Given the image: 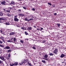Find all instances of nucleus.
<instances>
[{
  "label": "nucleus",
  "instance_id": "f257e3e1",
  "mask_svg": "<svg viewBox=\"0 0 66 66\" xmlns=\"http://www.w3.org/2000/svg\"><path fill=\"white\" fill-rule=\"evenodd\" d=\"M17 16L15 15L14 16V20L15 21H18L19 19H17Z\"/></svg>",
  "mask_w": 66,
  "mask_h": 66
},
{
  "label": "nucleus",
  "instance_id": "f03ea898",
  "mask_svg": "<svg viewBox=\"0 0 66 66\" xmlns=\"http://www.w3.org/2000/svg\"><path fill=\"white\" fill-rule=\"evenodd\" d=\"M57 52H58V50L56 48H55L54 51L53 52L55 54H57Z\"/></svg>",
  "mask_w": 66,
  "mask_h": 66
},
{
  "label": "nucleus",
  "instance_id": "7ed1b4c3",
  "mask_svg": "<svg viewBox=\"0 0 66 66\" xmlns=\"http://www.w3.org/2000/svg\"><path fill=\"white\" fill-rule=\"evenodd\" d=\"M22 62L23 64H25L27 62V61H26V60L23 59L22 60Z\"/></svg>",
  "mask_w": 66,
  "mask_h": 66
},
{
  "label": "nucleus",
  "instance_id": "20e7f679",
  "mask_svg": "<svg viewBox=\"0 0 66 66\" xmlns=\"http://www.w3.org/2000/svg\"><path fill=\"white\" fill-rule=\"evenodd\" d=\"M10 49V47L9 46H7L4 48V49Z\"/></svg>",
  "mask_w": 66,
  "mask_h": 66
},
{
  "label": "nucleus",
  "instance_id": "39448f33",
  "mask_svg": "<svg viewBox=\"0 0 66 66\" xmlns=\"http://www.w3.org/2000/svg\"><path fill=\"white\" fill-rule=\"evenodd\" d=\"M0 59H1V60H3V61H4L5 60V59L3 57H0Z\"/></svg>",
  "mask_w": 66,
  "mask_h": 66
},
{
  "label": "nucleus",
  "instance_id": "423d86ee",
  "mask_svg": "<svg viewBox=\"0 0 66 66\" xmlns=\"http://www.w3.org/2000/svg\"><path fill=\"white\" fill-rule=\"evenodd\" d=\"M1 4H3V5H5V1H3L1 3Z\"/></svg>",
  "mask_w": 66,
  "mask_h": 66
},
{
  "label": "nucleus",
  "instance_id": "0eeeda50",
  "mask_svg": "<svg viewBox=\"0 0 66 66\" xmlns=\"http://www.w3.org/2000/svg\"><path fill=\"white\" fill-rule=\"evenodd\" d=\"M5 19L4 18H0V20H4Z\"/></svg>",
  "mask_w": 66,
  "mask_h": 66
},
{
  "label": "nucleus",
  "instance_id": "6e6552de",
  "mask_svg": "<svg viewBox=\"0 0 66 66\" xmlns=\"http://www.w3.org/2000/svg\"><path fill=\"white\" fill-rule=\"evenodd\" d=\"M44 57H45V58H47V57H48V55H45V56H43Z\"/></svg>",
  "mask_w": 66,
  "mask_h": 66
},
{
  "label": "nucleus",
  "instance_id": "1a4fd4ad",
  "mask_svg": "<svg viewBox=\"0 0 66 66\" xmlns=\"http://www.w3.org/2000/svg\"><path fill=\"white\" fill-rule=\"evenodd\" d=\"M19 16H24V14H21L20 13L19 14H18Z\"/></svg>",
  "mask_w": 66,
  "mask_h": 66
},
{
  "label": "nucleus",
  "instance_id": "9d476101",
  "mask_svg": "<svg viewBox=\"0 0 66 66\" xmlns=\"http://www.w3.org/2000/svg\"><path fill=\"white\" fill-rule=\"evenodd\" d=\"M65 56V55L63 54H62L61 55V56L60 57H64Z\"/></svg>",
  "mask_w": 66,
  "mask_h": 66
},
{
  "label": "nucleus",
  "instance_id": "9b49d317",
  "mask_svg": "<svg viewBox=\"0 0 66 66\" xmlns=\"http://www.w3.org/2000/svg\"><path fill=\"white\" fill-rule=\"evenodd\" d=\"M11 40H13L14 42H15V41H16V38H14V39H11Z\"/></svg>",
  "mask_w": 66,
  "mask_h": 66
},
{
  "label": "nucleus",
  "instance_id": "f8f14e48",
  "mask_svg": "<svg viewBox=\"0 0 66 66\" xmlns=\"http://www.w3.org/2000/svg\"><path fill=\"white\" fill-rule=\"evenodd\" d=\"M33 20V19L31 18V19H29V20H27V21L28 22H29V21H31V20Z\"/></svg>",
  "mask_w": 66,
  "mask_h": 66
},
{
  "label": "nucleus",
  "instance_id": "ddd939ff",
  "mask_svg": "<svg viewBox=\"0 0 66 66\" xmlns=\"http://www.w3.org/2000/svg\"><path fill=\"white\" fill-rule=\"evenodd\" d=\"M0 39H2V40H3L4 39V37L3 36H1L0 37Z\"/></svg>",
  "mask_w": 66,
  "mask_h": 66
},
{
  "label": "nucleus",
  "instance_id": "4468645a",
  "mask_svg": "<svg viewBox=\"0 0 66 66\" xmlns=\"http://www.w3.org/2000/svg\"><path fill=\"white\" fill-rule=\"evenodd\" d=\"M3 15V13L1 12L0 13V16H2Z\"/></svg>",
  "mask_w": 66,
  "mask_h": 66
},
{
  "label": "nucleus",
  "instance_id": "2eb2a0df",
  "mask_svg": "<svg viewBox=\"0 0 66 66\" xmlns=\"http://www.w3.org/2000/svg\"><path fill=\"white\" fill-rule=\"evenodd\" d=\"M10 66H15V64L14 63H13L11 64V63L10 64Z\"/></svg>",
  "mask_w": 66,
  "mask_h": 66
},
{
  "label": "nucleus",
  "instance_id": "dca6fc26",
  "mask_svg": "<svg viewBox=\"0 0 66 66\" xmlns=\"http://www.w3.org/2000/svg\"><path fill=\"white\" fill-rule=\"evenodd\" d=\"M0 47H2L3 48L4 47V46L3 45L0 44Z\"/></svg>",
  "mask_w": 66,
  "mask_h": 66
},
{
  "label": "nucleus",
  "instance_id": "f3484780",
  "mask_svg": "<svg viewBox=\"0 0 66 66\" xmlns=\"http://www.w3.org/2000/svg\"><path fill=\"white\" fill-rule=\"evenodd\" d=\"M35 45L33 47H32V48L33 49H34L35 50H36V48H35Z\"/></svg>",
  "mask_w": 66,
  "mask_h": 66
},
{
  "label": "nucleus",
  "instance_id": "a211bd4d",
  "mask_svg": "<svg viewBox=\"0 0 66 66\" xmlns=\"http://www.w3.org/2000/svg\"><path fill=\"white\" fill-rule=\"evenodd\" d=\"M11 52V50H8L7 51V52H8V53L10 52Z\"/></svg>",
  "mask_w": 66,
  "mask_h": 66
},
{
  "label": "nucleus",
  "instance_id": "6ab92c4d",
  "mask_svg": "<svg viewBox=\"0 0 66 66\" xmlns=\"http://www.w3.org/2000/svg\"><path fill=\"white\" fill-rule=\"evenodd\" d=\"M7 42H10V43H11V42H13V41H12V40H8L7 41Z\"/></svg>",
  "mask_w": 66,
  "mask_h": 66
},
{
  "label": "nucleus",
  "instance_id": "aec40b11",
  "mask_svg": "<svg viewBox=\"0 0 66 66\" xmlns=\"http://www.w3.org/2000/svg\"><path fill=\"white\" fill-rule=\"evenodd\" d=\"M18 62H15L14 63V64H15V65H18Z\"/></svg>",
  "mask_w": 66,
  "mask_h": 66
},
{
  "label": "nucleus",
  "instance_id": "412c9836",
  "mask_svg": "<svg viewBox=\"0 0 66 66\" xmlns=\"http://www.w3.org/2000/svg\"><path fill=\"white\" fill-rule=\"evenodd\" d=\"M42 62L44 63H46V61L45 60H42Z\"/></svg>",
  "mask_w": 66,
  "mask_h": 66
},
{
  "label": "nucleus",
  "instance_id": "4be33fe9",
  "mask_svg": "<svg viewBox=\"0 0 66 66\" xmlns=\"http://www.w3.org/2000/svg\"><path fill=\"white\" fill-rule=\"evenodd\" d=\"M53 55V54H52V53H51L50 54V56H52Z\"/></svg>",
  "mask_w": 66,
  "mask_h": 66
},
{
  "label": "nucleus",
  "instance_id": "5701e85b",
  "mask_svg": "<svg viewBox=\"0 0 66 66\" xmlns=\"http://www.w3.org/2000/svg\"><path fill=\"white\" fill-rule=\"evenodd\" d=\"M3 61L0 60V64H2V63H3Z\"/></svg>",
  "mask_w": 66,
  "mask_h": 66
},
{
  "label": "nucleus",
  "instance_id": "b1692460",
  "mask_svg": "<svg viewBox=\"0 0 66 66\" xmlns=\"http://www.w3.org/2000/svg\"><path fill=\"white\" fill-rule=\"evenodd\" d=\"M28 29L29 30H31V29H32V28L31 27H28Z\"/></svg>",
  "mask_w": 66,
  "mask_h": 66
},
{
  "label": "nucleus",
  "instance_id": "393cba45",
  "mask_svg": "<svg viewBox=\"0 0 66 66\" xmlns=\"http://www.w3.org/2000/svg\"><path fill=\"white\" fill-rule=\"evenodd\" d=\"M12 35H14L15 33V32H11Z\"/></svg>",
  "mask_w": 66,
  "mask_h": 66
},
{
  "label": "nucleus",
  "instance_id": "a878e982",
  "mask_svg": "<svg viewBox=\"0 0 66 66\" xmlns=\"http://www.w3.org/2000/svg\"><path fill=\"white\" fill-rule=\"evenodd\" d=\"M20 42L21 43H23V41L22 40H21Z\"/></svg>",
  "mask_w": 66,
  "mask_h": 66
},
{
  "label": "nucleus",
  "instance_id": "bb28decb",
  "mask_svg": "<svg viewBox=\"0 0 66 66\" xmlns=\"http://www.w3.org/2000/svg\"><path fill=\"white\" fill-rule=\"evenodd\" d=\"M25 33L26 35H28V33H27V32L26 31H25Z\"/></svg>",
  "mask_w": 66,
  "mask_h": 66
},
{
  "label": "nucleus",
  "instance_id": "cd10ccee",
  "mask_svg": "<svg viewBox=\"0 0 66 66\" xmlns=\"http://www.w3.org/2000/svg\"><path fill=\"white\" fill-rule=\"evenodd\" d=\"M5 24H6V25H9V23L7 22L5 23Z\"/></svg>",
  "mask_w": 66,
  "mask_h": 66
},
{
  "label": "nucleus",
  "instance_id": "c85d7f7f",
  "mask_svg": "<svg viewBox=\"0 0 66 66\" xmlns=\"http://www.w3.org/2000/svg\"><path fill=\"white\" fill-rule=\"evenodd\" d=\"M28 19H27V18H25L24 19V20H25V21H27V20H28Z\"/></svg>",
  "mask_w": 66,
  "mask_h": 66
},
{
  "label": "nucleus",
  "instance_id": "c756f323",
  "mask_svg": "<svg viewBox=\"0 0 66 66\" xmlns=\"http://www.w3.org/2000/svg\"><path fill=\"white\" fill-rule=\"evenodd\" d=\"M6 12L8 13H10V10H6Z\"/></svg>",
  "mask_w": 66,
  "mask_h": 66
},
{
  "label": "nucleus",
  "instance_id": "7c9ffc66",
  "mask_svg": "<svg viewBox=\"0 0 66 66\" xmlns=\"http://www.w3.org/2000/svg\"><path fill=\"white\" fill-rule=\"evenodd\" d=\"M0 43L1 44H2L3 43V42L1 41L0 40Z\"/></svg>",
  "mask_w": 66,
  "mask_h": 66
},
{
  "label": "nucleus",
  "instance_id": "2f4dec72",
  "mask_svg": "<svg viewBox=\"0 0 66 66\" xmlns=\"http://www.w3.org/2000/svg\"><path fill=\"white\" fill-rule=\"evenodd\" d=\"M8 56L9 57H11V54H9Z\"/></svg>",
  "mask_w": 66,
  "mask_h": 66
},
{
  "label": "nucleus",
  "instance_id": "473e14b6",
  "mask_svg": "<svg viewBox=\"0 0 66 66\" xmlns=\"http://www.w3.org/2000/svg\"><path fill=\"white\" fill-rule=\"evenodd\" d=\"M23 64V63L22 62L21 63H19V64L21 65H22V64Z\"/></svg>",
  "mask_w": 66,
  "mask_h": 66
},
{
  "label": "nucleus",
  "instance_id": "72a5a7b5",
  "mask_svg": "<svg viewBox=\"0 0 66 66\" xmlns=\"http://www.w3.org/2000/svg\"><path fill=\"white\" fill-rule=\"evenodd\" d=\"M9 35H12V32H11V33H10V34Z\"/></svg>",
  "mask_w": 66,
  "mask_h": 66
},
{
  "label": "nucleus",
  "instance_id": "f704fd0d",
  "mask_svg": "<svg viewBox=\"0 0 66 66\" xmlns=\"http://www.w3.org/2000/svg\"><path fill=\"white\" fill-rule=\"evenodd\" d=\"M23 8L24 9H25V10L27 8L26 7H23Z\"/></svg>",
  "mask_w": 66,
  "mask_h": 66
},
{
  "label": "nucleus",
  "instance_id": "c9c22d12",
  "mask_svg": "<svg viewBox=\"0 0 66 66\" xmlns=\"http://www.w3.org/2000/svg\"><path fill=\"white\" fill-rule=\"evenodd\" d=\"M43 60H48V59H45V58H43Z\"/></svg>",
  "mask_w": 66,
  "mask_h": 66
},
{
  "label": "nucleus",
  "instance_id": "e433bc0d",
  "mask_svg": "<svg viewBox=\"0 0 66 66\" xmlns=\"http://www.w3.org/2000/svg\"><path fill=\"white\" fill-rule=\"evenodd\" d=\"M3 40V42L4 43H5V40H4V39L3 40Z\"/></svg>",
  "mask_w": 66,
  "mask_h": 66
},
{
  "label": "nucleus",
  "instance_id": "4c0bfd02",
  "mask_svg": "<svg viewBox=\"0 0 66 66\" xmlns=\"http://www.w3.org/2000/svg\"><path fill=\"white\" fill-rule=\"evenodd\" d=\"M48 4H49V5H51V4L50 3H48Z\"/></svg>",
  "mask_w": 66,
  "mask_h": 66
},
{
  "label": "nucleus",
  "instance_id": "58836bf2",
  "mask_svg": "<svg viewBox=\"0 0 66 66\" xmlns=\"http://www.w3.org/2000/svg\"><path fill=\"white\" fill-rule=\"evenodd\" d=\"M54 15H55V16H56V15H57V14H56V13H55L54 14Z\"/></svg>",
  "mask_w": 66,
  "mask_h": 66
},
{
  "label": "nucleus",
  "instance_id": "ea45409f",
  "mask_svg": "<svg viewBox=\"0 0 66 66\" xmlns=\"http://www.w3.org/2000/svg\"><path fill=\"white\" fill-rule=\"evenodd\" d=\"M32 11H35V9H34V8H32Z\"/></svg>",
  "mask_w": 66,
  "mask_h": 66
},
{
  "label": "nucleus",
  "instance_id": "a19ab883",
  "mask_svg": "<svg viewBox=\"0 0 66 66\" xmlns=\"http://www.w3.org/2000/svg\"><path fill=\"white\" fill-rule=\"evenodd\" d=\"M58 24V27H60V24Z\"/></svg>",
  "mask_w": 66,
  "mask_h": 66
},
{
  "label": "nucleus",
  "instance_id": "79ce46f5",
  "mask_svg": "<svg viewBox=\"0 0 66 66\" xmlns=\"http://www.w3.org/2000/svg\"><path fill=\"white\" fill-rule=\"evenodd\" d=\"M3 12H4L5 11V9H3Z\"/></svg>",
  "mask_w": 66,
  "mask_h": 66
},
{
  "label": "nucleus",
  "instance_id": "37998d69",
  "mask_svg": "<svg viewBox=\"0 0 66 66\" xmlns=\"http://www.w3.org/2000/svg\"><path fill=\"white\" fill-rule=\"evenodd\" d=\"M11 3L12 4H14V2H11Z\"/></svg>",
  "mask_w": 66,
  "mask_h": 66
},
{
  "label": "nucleus",
  "instance_id": "c03bdc74",
  "mask_svg": "<svg viewBox=\"0 0 66 66\" xmlns=\"http://www.w3.org/2000/svg\"><path fill=\"white\" fill-rule=\"evenodd\" d=\"M28 64L29 65H30V66H31L32 65L30 63H29Z\"/></svg>",
  "mask_w": 66,
  "mask_h": 66
},
{
  "label": "nucleus",
  "instance_id": "a18cd8bd",
  "mask_svg": "<svg viewBox=\"0 0 66 66\" xmlns=\"http://www.w3.org/2000/svg\"><path fill=\"white\" fill-rule=\"evenodd\" d=\"M21 28L22 29H23H23H24V28H23V27H21Z\"/></svg>",
  "mask_w": 66,
  "mask_h": 66
},
{
  "label": "nucleus",
  "instance_id": "49530a36",
  "mask_svg": "<svg viewBox=\"0 0 66 66\" xmlns=\"http://www.w3.org/2000/svg\"><path fill=\"white\" fill-rule=\"evenodd\" d=\"M18 11H20V12L21 11V10H18Z\"/></svg>",
  "mask_w": 66,
  "mask_h": 66
},
{
  "label": "nucleus",
  "instance_id": "de8ad7c7",
  "mask_svg": "<svg viewBox=\"0 0 66 66\" xmlns=\"http://www.w3.org/2000/svg\"><path fill=\"white\" fill-rule=\"evenodd\" d=\"M7 60H9V58L8 57V58H7Z\"/></svg>",
  "mask_w": 66,
  "mask_h": 66
},
{
  "label": "nucleus",
  "instance_id": "09e8293b",
  "mask_svg": "<svg viewBox=\"0 0 66 66\" xmlns=\"http://www.w3.org/2000/svg\"><path fill=\"white\" fill-rule=\"evenodd\" d=\"M29 63H30V62H28V64H29Z\"/></svg>",
  "mask_w": 66,
  "mask_h": 66
},
{
  "label": "nucleus",
  "instance_id": "8fccbe9b",
  "mask_svg": "<svg viewBox=\"0 0 66 66\" xmlns=\"http://www.w3.org/2000/svg\"><path fill=\"white\" fill-rule=\"evenodd\" d=\"M37 30H39V29H38V28H37Z\"/></svg>",
  "mask_w": 66,
  "mask_h": 66
},
{
  "label": "nucleus",
  "instance_id": "3c124183",
  "mask_svg": "<svg viewBox=\"0 0 66 66\" xmlns=\"http://www.w3.org/2000/svg\"><path fill=\"white\" fill-rule=\"evenodd\" d=\"M41 30H43V28H41Z\"/></svg>",
  "mask_w": 66,
  "mask_h": 66
},
{
  "label": "nucleus",
  "instance_id": "603ef678",
  "mask_svg": "<svg viewBox=\"0 0 66 66\" xmlns=\"http://www.w3.org/2000/svg\"><path fill=\"white\" fill-rule=\"evenodd\" d=\"M34 27L35 28H36V26H34Z\"/></svg>",
  "mask_w": 66,
  "mask_h": 66
},
{
  "label": "nucleus",
  "instance_id": "864d4df0",
  "mask_svg": "<svg viewBox=\"0 0 66 66\" xmlns=\"http://www.w3.org/2000/svg\"><path fill=\"white\" fill-rule=\"evenodd\" d=\"M1 33H2V31H1Z\"/></svg>",
  "mask_w": 66,
  "mask_h": 66
},
{
  "label": "nucleus",
  "instance_id": "5fc2aeb1",
  "mask_svg": "<svg viewBox=\"0 0 66 66\" xmlns=\"http://www.w3.org/2000/svg\"><path fill=\"white\" fill-rule=\"evenodd\" d=\"M18 0L19 1H21V0Z\"/></svg>",
  "mask_w": 66,
  "mask_h": 66
},
{
  "label": "nucleus",
  "instance_id": "6e6d98bb",
  "mask_svg": "<svg viewBox=\"0 0 66 66\" xmlns=\"http://www.w3.org/2000/svg\"><path fill=\"white\" fill-rule=\"evenodd\" d=\"M64 60V61H66V60H65H65Z\"/></svg>",
  "mask_w": 66,
  "mask_h": 66
},
{
  "label": "nucleus",
  "instance_id": "4d7b16f0",
  "mask_svg": "<svg viewBox=\"0 0 66 66\" xmlns=\"http://www.w3.org/2000/svg\"><path fill=\"white\" fill-rule=\"evenodd\" d=\"M0 5H1V4H0Z\"/></svg>",
  "mask_w": 66,
  "mask_h": 66
}]
</instances>
